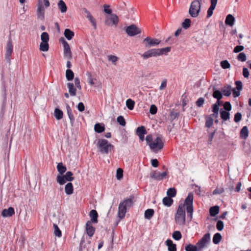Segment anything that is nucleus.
<instances>
[{"label": "nucleus", "mask_w": 251, "mask_h": 251, "mask_svg": "<svg viewBox=\"0 0 251 251\" xmlns=\"http://www.w3.org/2000/svg\"><path fill=\"white\" fill-rule=\"evenodd\" d=\"M193 194L189 193L185 199L184 203H180L175 214V220L176 224L179 226L185 225V207L187 215L190 219L192 218L193 212Z\"/></svg>", "instance_id": "1"}, {"label": "nucleus", "mask_w": 251, "mask_h": 251, "mask_svg": "<svg viewBox=\"0 0 251 251\" xmlns=\"http://www.w3.org/2000/svg\"><path fill=\"white\" fill-rule=\"evenodd\" d=\"M147 144L149 146L151 150L154 152H157L163 149L164 143L160 137H157L153 141L151 134L148 135L146 138Z\"/></svg>", "instance_id": "2"}, {"label": "nucleus", "mask_w": 251, "mask_h": 251, "mask_svg": "<svg viewBox=\"0 0 251 251\" xmlns=\"http://www.w3.org/2000/svg\"><path fill=\"white\" fill-rule=\"evenodd\" d=\"M133 196H130L129 198L125 199L120 203L118 213L119 218L123 219L125 217L126 212V209L130 208L133 205Z\"/></svg>", "instance_id": "3"}, {"label": "nucleus", "mask_w": 251, "mask_h": 251, "mask_svg": "<svg viewBox=\"0 0 251 251\" xmlns=\"http://www.w3.org/2000/svg\"><path fill=\"white\" fill-rule=\"evenodd\" d=\"M97 145L100 152L102 153L107 154L114 148V146L105 139H99Z\"/></svg>", "instance_id": "4"}, {"label": "nucleus", "mask_w": 251, "mask_h": 251, "mask_svg": "<svg viewBox=\"0 0 251 251\" xmlns=\"http://www.w3.org/2000/svg\"><path fill=\"white\" fill-rule=\"evenodd\" d=\"M202 0H195L192 2L189 13L192 17H197L199 14L201 7Z\"/></svg>", "instance_id": "5"}, {"label": "nucleus", "mask_w": 251, "mask_h": 251, "mask_svg": "<svg viewBox=\"0 0 251 251\" xmlns=\"http://www.w3.org/2000/svg\"><path fill=\"white\" fill-rule=\"evenodd\" d=\"M119 17L116 14H111L105 16L104 24L108 26H114L117 27L119 23Z\"/></svg>", "instance_id": "6"}, {"label": "nucleus", "mask_w": 251, "mask_h": 251, "mask_svg": "<svg viewBox=\"0 0 251 251\" xmlns=\"http://www.w3.org/2000/svg\"><path fill=\"white\" fill-rule=\"evenodd\" d=\"M72 172L68 171L64 176L58 175L56 177V181L60 185H63L66 181H72L74 179Z\"/></svg>", "instance_id": "7"}, {"label": "nucleus", "mask_w": 251, "mask_h": 251, "mask_svg": "<svg viewBox=\"0 0 251 251\" xmlns=\"http://www.w3.org/2000/svg\"><path fill=\"white\" fill-rule=\"evenodd\" d=\"M210 239V234L209 233H206L203 235L196 244L198 247V251H201L203 248L206 247L207 244L209 242Z\"/></svg>", "instance_id": "8"}, {"label": "nucleus", "mask_w": 251, "mask_h": 251, "mask_svg": "<svg viewBox=\"0 0 251 251\" xmlns=\"http://www.w3.org/2000/svg\"><path fill=\"white\" fill-rule=\"evenodd\" d=\"M161 41L157 38H152L150 36L146 37L143 41V43L147 48L156 46L159 45Z\"/></svg>", "instance_id": "9"}, {"label": "nucleus", "mask_w": 251, "mask_h": 251, "mask_svg": "<svg viewBox=\"0 0 251 251\" xmlns=\"http://www.w3.org/2000/svg\"><path fill=\"white\" fill-rule=\"evenodd\" d=\"M126 34L129 36H134L141 33V29L138 27L136 25L132 24L126 28Z\"/></svg>", "instance_id": "10"}, {"label": "nucleus", "mask_w": 251, "mask_h": 251, "mask_svg": "<svg viewBox=\"0 0 251 251\" xmlns=\"http://www.w3.org/2000/svg\"><path fill=\"white\" fill-rule=\"evenodd\" d=\"M13 45L12 42L11 36H10L9 37L8 41L7 43L6 47V53H5V59L7 63L9 64H10L11 59L10 56L13 52Z\"/></svg>", "instance_id": "11"}, {"label": "nucleus", "mask_w": 251, "mask_h": 251, "mask_svg": "<svg viewBox=\"0 0 251 251\" xmlns=\"http://www.w3.org/2000/svg\"><path fill=\"white\" fill-rule=\"evenodd\" d=\"M37 9L36 11L37 18L41 20L45 19V8L43 5L42 0H39L37 5Z\"/></svg>", "instance_id": "12"}, {"label": "nucleus", "mask_w": 251, "mask_h": 251, "mask_svg": "<svg viewBox=\"0 0 251 251\" xmlns=\"http://www.w3.org/2000/svg\"><path fill=\"white\" fill-rule=\"evenodd\" d=\"M158 56L157 49H151L141 54V57L144 59H147L152 57H157Z\"/></svg>", "instance_id": "13"}, {"label": "nucleus", "mask_w": 251, "mask_h": 251, "mask_svg": "<svg viewBox=\"0 0 251 251\" xmlns=\"http://www.w3.org/2000/svg\"><path fill=\"white\" fill-rule=\"evenodd\" d=\"M86 231L87 235L91 237L94 234L95 228L93 227L91 221H87L86 224Z\"/></svg>", "instance_id": "14"}, {"label": "nucleus", "mask_w": 251, "mask_h": 251, "mask_svg": "<svg viewBox=\"0 0 251 251\" xmlns=\"http://www.w3.org/2000/svg\"><path fill=\"white\" fill-rule=\"evenodd\" d=\"M15 214L14 209L10 207L8 209H4L1 212V216L3 217H10Z\"/></svg>", "instance_id": "15"}, {"label": "nucleus", "mask_w": 251, "mask_h": 251, "mask_svg": "<svg viewBox=\"0 0 251 251\" xmlns=\"http://www.w3.org/2000/svg\"><path fill=\"white\" fill-rule=\"evenodd\" d=\"M210 0L211 5L207 10V18H209L212 15L213 10L215 8L217 3V1H218V0Z\"/></svg>", "instance_id": "16"}, {"label": "nucleus", "mask_w": 251, "mask_h": 251, "mask_svg": "<svg viewBox=\"0 0 251 251\" xmlns=\"http://www.w3.org/2000/svg\"><path fill=\"white\" fill-rule=\"evenodd\" d=\"M63 47L64 57L68 59H71L72 58V54L69 44L66 43Z\"/></svg>", "instance_id": "17"}, {"label": "nucleus", "mask_w": 251, "mask_h": 251, "mask_svg": "<svg viewBox=\"0 0 251 251\" xmlns=\"http://www.w3.org/2000/svg\"><path fill=\"white\" fill-rule=\"evenodd\" d=\"M83 10L85 12V13L86 14V17L89 19V20L91 22V23L94 26V27L95 29L97 27V24L96 20L95 18L93 17V16L91 15V13L88 11L86 8H83Z\"/></svg>", "instance_id": "18"}, {"label": "nucleus", "mask_w": 251, "mask_h": 251, "mask_svg": "<svg viewBox=\"0 0 251 251\" xmlns=\"http://www.w3.org/2000/svg\"><path fill=\"white\" fill-rule=\"evenodd\" d=\"M232 91V87L229 85H225L221 89V92L222 94L226 97L229 96L231 94Z\"/></svg>", "instance_id": "19"}, {"label": "nucleus", "mask_w": 251, "mask_h": 251, "mask_svg": "<svg viewBox=\"0 0 251 251\" xmlns=\"http://www.w3.org/2000/svg\"><path fill=\"white\" fill-rule=\"evenodd\" d=\"M213 93L212 94V96L214 98L216 99L217 100V101L219 102L220 100H221L223 98V94L221 91L217 90L215 89V87L213 88Z\"/></svg>", "instance_id": "20"}, {"label": "nucleus", "mask_w": 251, "mask_h": 251, "mask_svg": "<svg viewBox=\"0 0 251 251\" xmlns=\"http://www.w3.org/2000/svg\"><path fill=\"white\" fill-rule=\"evenodd\" d=\"M89 216L91 217V220L90 221L94 223H98V214L96 210H92L90 212Z\"/></svg>", "instance_id": "21"}, {"label": "nucleus", "mask_w": 251, "mask_h": 251, "mask_svg": "<svg viewBox=\"0 0 251 251\" xmlns=\"http://www.w3.org/2000/svg\"><path fill=\"white\" fill-rule=\"evenodd\" d=\"M57 6L61 13H63L66 12L67 7L63 0H60L58 2Z\"/></svg>", "instance_id": "22"}, {"label": "nucleus", "mask_w": 251, "mask_h": 251, "mask_svg": "<svg viewBox=\"0 0 251 251\" xmlns=\"http://www.w3.org/2000/svg\"><path fill=\"white\" fill-rule=\"evenodd\" d=\"M235 22V18L231 14H228L226 19L225 20V24L226 25H228L230 26H232L233 25Z\"/></svg>", "instance_id": "23"}, {"label": "nucleus", "mask_w": 251, "mask_h": 251, "mask_svg": "<svg viewBox=\"0 0 251 251\" xmlns=\"http://www.w3.org/2000/svg\"><path fill=\"white\" fill-rule=\"evenodd\" d=\"M158 56L162 55H167V53L171 51V48L170 47H166L161 49H157Z\"/></svg>", "instance_id": "24"}, {"label": "nucleus", "mask_w": 251, "mask_h": 251, "mask_svg": "<svg viewBox=\"0 0 251 251\" xmlns=\"http://www.w3.org/2000/svg\"><path fill=\"white\" fill-rule=\"evenodd\" d=\"M166 244L168 247V251H176V245L174 244L171 240H167Z\"/></svg>", "instance_id": "25"}, {"label": "nucleus", "mask_w": 251, "mask_h": 251, "mask_svg": "<svg viewBox=\"0 0 251 251\" xmlns=\"http://www.w3.org/2000/svg\"><path fill=\"white\" fill-rule=\"evenodd\" d=\"M65 191L66 194L71 195L74 192L73 185L72 183H68L65 187Z\"/></svg>", "instance_id": "26"}, {"label": "nucleus", "mask_w": 251, "mask_h": 251, "mask_svg": "<svg viewBox=\"0 0 251 251\" xmlns=\"http://www.w3.org/2000/svg\"><path fill=\"white\" fill-rule=\"evenodd\" d=\"M95 131L98 133H101L105 129L104 125L102 124L97 123L94 126Z\"/></svg>", "instance_id": "27"}, {"label": "nucleus", "mask_w": 251, "mask_h": 251, "mask_svg": "<svg viewBox=\"0 0 251 251\" xmlns=\"http://www.w3.org/2000/svg\"><path fill=\"white\" fill-rule=\"evenodd\" d=\"M64 34L65 37L69 40H71L75 35L74 32L68 28L65 29Z\"/></svg>", "instance_id": "28"}, {"label": "nucleus", "mask_w": 251, "mask_h": 251, "mask_svg": "<svg viewBox=\"0 0 251 251\" xmlns=\"http://www.w3.org/2000/svg\"><path fill=\"white\" fill-rule=\"evenodd\" d=\"M67 86L69 89V92L71 96H75L76 95V90L74 88V84L72 83H68Z\"/></svg>", "instance_id": "29"}, {"label": "nucleus", "mask_w": 251, "mask_h": 251, "mask_svg": "<svg viewBox=\"0 0 251 251\" xmlns=\"http://www.w3.org/2000/svg\"><path fill=\"white\" fill-rule=\"evenodd\" d=\"M249 131L247 126H244L240 131V136L242 138L246 139L248 137Z\"/></svg>", "instance_id": "30"}, {"label": "nucleus", "mask_w": 251, "mask_h": 251, "mask_svg": "<svg viewBox=\"0 0 251 251\" xmlns=\"http://www.w3.org/2000/svg\"><path fill=\"white\" fill-rule=\"evenodd\" d=\"M220 116L224 121L228 120L230 118V113L228 111L221 109L220 111Z\"/></svg>", "instance_id": "31"}, {"label": "nucleus", "mask_w": 251, "mask_h": 251, "mask_svg": "<svg viewBox=\"0 0 251 251\" xmlns=\"http://www.w3.org/2000/svg\"><path fill=\"white\" fill-rule=\"evenodd\" d=\"M57 169L60 175H62L66 171L67 168L65 166L63 165L62 162L58 163L57 165Z\"/></svg>", "instance_id": "32"}, {"label": "nucleus", "mask_w": 251, "mask_h": 251, "mask_svg": "<svg viewBox=\"0 0 251 251\" xmlns=\"http://www.w3.org/2000/svg\"><path fill=\"white\" fill-rule=\"evenodd\" d=\"M117 10L119 11H121V14L120 15V17H122V14H126V5L125 2H123L122 4L119 5L117 7Z\"/></svg>", "instance_id": "33"}, {"label": "nucleus", "mask_w": 251, "mask_h": 251, "mask_svg": "<svg viewBox=\"0 0 251 251\" xmlns=\"http://www.w3.org/2000/svg\"><path fill=\"white\" fill-rule=\"evenodd\" d=\"M162 201L164 205L170 207L173 203V200L170 197H166L163 198Z\"/></svg>", "instance_id": "34"}, {"label": "nucleus", "mask_w": 251, "mask_h": 251, "mask_svg": "<svg viewBox=\"0 0 251 251\" xmlns=\"http://www.w3.org/2000/svg\"><path fill=\"white\" fill-rule=\"evenodd\" d=\"M154 210L152 209H148L145 212V218L147 219L150 220L154 214Z\"/></svg>", "instance_id": "35"}, {"label": "nucleus", "mask_w": 251, "mask_h": 251, "mask_svg": "<svg viewBox=\"0 0 251 251\" xmlns=\"http://www.w3.org/2000/svg\"><path fill=\"white\" fill-rule=\"evenodd\" d=\"M219 212V207L218 206H214L210 207L209 209L210 214L211 216H215Z\"/></svg>", "instance_id": "36"}, {"label": "nucleus", "mask_w": 251, "mask_h": 251, "mask_svg": "<svg viewBox=\"0 0 251 251\" xmlns=\"http://www.w3.org/2000/svg\"><path fill=\"white\" fill-rule=\"evenodd\" d=\"M66 77L68 81L72 80L74 77L73 72L70 69L67 70L66 71Z\"/></svg>", "instance_id": "37"}, {"label": "nucleus", "mask_w": 251, "mask_h": 251, "mask_svg": "<svg viewBox=\"0 0 251 251\" xmlns=\"http://www.w3.org/2000/svg\"><path fill=\"white\" fill-rule=\"evenodd\" d=\"M136 134L139 136L140 135H145L147 134V131L144 126L138 127L136 131Z\"/></svg>", "instance_id": "38"}, {"label": "nucleus", "mask_w": 251, "mask_h": 251, "mask_svg": "<svg viewBox=\"0 0 251 251\" xmlns=\"http://www.w3.org/2000/svg\"><path fill=\"white\" fill-rule=\"evenodd\" d=\"M49 45L48 42H41L40 45V50L42 51H47L49 50Z\"/></svg>", "instance_id": "39"}, {"label": "nucleus", "mask_w": 251, "mask_h": 251, "mask_svg": "<svg viewBox=\"0 0 251 251\" xmlns=\"http://www.w3.org/2000/svg\"><path fill=\"white\" fill-rule=\"evenodd\" d=\"M222 239V236L219 233H216L214 234L213 238V242L215 244H218L220 243Z\"/></svg>", "instance_id": "40"}, {"label": "nucleus", "mask_w": 251, "mask_h": 251, "mask_svg": "<svg viewBox=\"0 0 251 251\" xmlns=\"http://www.w3.org/2000/svg\"><path fill=\"white\" fill-rule=\"evenodd\" d=\"M186 251H198V247L196 245H193L191 244L186 245L185 247Z\"/></svg>", "instance_id": "41"}, {"label": "nucleus", "mask_w": 251, "mask_h": 251, "mask_svg": "<svg viewBox=\"0 0 251 251\" xmlns=\"http://www.w3.org/2000/svg\"><path fill=\"white\" fill-rule=\"evenodd\" d=\"M63 112L58 109V108H56L54 110V116L55 117V118H56V119L57 120H60L62 118H63Z\"/></svg>", "instance_id": "42"}, {"label": "nucleus", "mask_w": 251, "mask_h": 251, "mask_svg": "<svg viewBox=\"0 0 251 251\" xmlns=\"http://www.w3.org/2000/svg\"><path fill=\"white\" fill-rule=\"evenodd\" d=\"M176 190L174 188H169L167 192V194L168 196L170 198L175 197L176 195Z\"/></svg>", "instance_id": "43"}, {"label": "nucleus", "mask_w": 251, "mask_h": 251, "mask_svg": "<svg viewBox=\"0 0 251 251\" xmlns=\"http://www.w3.org/2000/svg\"><path fill=\"white\" fill-rule=\"evenodd\" d=\"M126 105L127 107L129 110H132L134 108L135 102L131 99H128L126 101Z\"/></svg>", "instance_id": "44"}, {"label": "nucleus", "mask_w": 251, "mask_h": 251, "mask_svg": "<svg viewBox=\"0 0 251 251\" xmlns=\"http://www.w3.org/2000/svg\"><path fill=\"white\" fill-rule=\"evenodd\" d=\"M42 42H48L49 41V35L47 32H43L41 35Z\"/></svg>", "instance_id": "45"}, {"label": "nucleus", "mask_w": 251, "mask_h": 251, "mask_svg": "<svg viewBox=\"0 0 251 251\" xmlns=\"http://www.w3.org/2000/svg\"><path fill=\"white\" fill-rule=\"evenodd\" d=\"M213 124V119L211 117H207L206 118L205 126L207 127H210Z\"/></svg>", "instance_id": "46"}, {"label": "nucleus", "mask_w": 251, "mask_h": 251, "mask_svg": "<svg viewBox=\"0 0 251 251\" xmlns=\"http://www.w3.org/2000/svg\"><path fill=\"white\" fill-rule=\"evenodd\" d=\"M191 21L189 19H185L184 21L182 23V26L185 29H188L191 25Z\"/></svg>", "instance_id": "47"}, {"label": "nucleus", "mask_w": 251, "mask_h": 251, "mask_svg": "<svg viewBox=\"0 0 251 251\" xmlns=\"http://www.w3.org/2000/svg\"><path fill=\"white\" fill-rule=\"evenodd\" d=\"M151 177L157 180H161L160 172H154L151 174Z\"/></svg>", "instance_id": "48"}, {"label": "nucleus", "mask_w": 251, "mask_h": 251, "mask_svg": "<svg viewBox=\"0 0 251 251\" xmlns=\"http://www.w3.org/2000/svg\"><path fill=\"white\" fill-rule=\"evenodd\" d=\"M53 227L54 228V233L55 236L61 237L62 236V233L58 226L56 224H53Z\"/></svg>", "instance_id": "49"}, {"label": "nucleus", "mask_w": 251, "mask_h": 251, "mask_svg": "<svg viewBox=\"0 0 251 251\" xmlns=\"http://www.w3.org/2000/svg\"><path fill=\"white\" fill-rule=\"evenodd\" d=\"M173 237L176 240H179L182 237L181 232L179 231H174L173 233Z\"/></svg>", "instance_id": "50"}, {"label": "nucleus", "mask_w": 251, "mask_h": 251, "mask_svg": "<svg viewBox=\"0 0 251 251\" xmlns=\"http://www.w3.org/2000/svg\"><path fill=\"white\" fill-rule=\"evenodd\" d=\"M103 11L106 13L108 14V15H110L111 14H113L112 10L110 8V5L108 4H104L103 5Z\"/></svg>", "instance_id": "51"}, {"label": "nucleus", "mask_w": 251, "mask_h": 251, "mask_svg": "<svg viewBox=\"0 0 251 251\" xmlns=\"http://www.w3.org/2000/svg\"><path fill=\"white\" fill-rule=\"evenodd\" d=\"M123 177V170L121 168H118L116 172V178L118 180H121Z\"/></svg>", "instance_id": "52"}, {"label": "nucleus", "mask_w": 251, "mask_h": 251, "mask_svg": "<svg viewBox=\"0 0 251 251\" xmlns=\"http://www.w3.org/2000/svg\"><path fill=\"white\" fill-rule=\"evenodd\" d=\"M237 59L241 62H245L247 59V56L245 53L240 52L237 56Z\"/></svg>", "instance_id": "53"}, {"label": "nucleus", "mask_w": 251, "mask_h": 251, "mask_svg": "<svg viewBox=\"0 0 251 251\" xmlns=\"http://www.w3.org/2000/svg\"><path fill=\"white\" fill-rule=\"evenodd\" d=\"M117 122L122 126H125L126 124V121L122 116H119L118 117L117 119Z\"/></svg>", "instance_id": "54"}, {"label": "nucleus", "mask_w": 251, "mask_h": 251, "mask_svg": "<svg viewBox=\"0 0 251 251\" xmlns=\"http://www.w3.org/2000/svg\"><path fill=\"white\" fill-rule=\"evenodd\" d=\"M221 66L223 69H228L230 67V65L227 60H224L221 62Z\"/></svg>", "instance_id": "55"}, {"label": "nucleus", "mask_w": 251, "mask_h": 251, "mask_svg": "<svg viewBox=\"0 0 251 251\" xmlns=\"http://www.w3.org/2000/svg\"><path fill=\"white\" fill-rule=\"evenodd\" d=\"M108 60L112 62L114 64H116V63L118 60V58L115 55H110L108 56Z\"/></svg>", "instance_id": "56"}, {"label": "nucleus", "mask_w": 251, "mask_h": 251, "mask_svg": "<svg viewBox=\"0 0 251 251\" xmlns=\"http://www.w3.org/2000/svg\"><path fill=\"white\" fill-rule=\"evenodd\" d=\"M224 192V189L222 187H217L213 192V195L221 194Z\"/></svg>", "instance_id": "57"}, {"label": "nucleus", "mask_w": 251, "mask_h": 251, "mask_svg": "<svg viewBox=\"0 0 251 251\" xmlns=\"http://www.w3.org/2000/svg\"><path fill=\"white\" fill-rule=\"evenodd\" d=\"M224 108L226 111L229 112L231 110V105L229 101H226L224 104Z\"/></svg>", "instance_id": "58"}, {"label": "nucleus", "mask_w": 251, "mask_h": 251, "mask_svg": "<svg viewBox=\"0 0 251 251\" xmlns=\"http://www.w3.org/2000/svg\"><path fill=\"white\" fill-rule=\"evenodd\" d=\"M242 118V114L240 112L236 113L234 115V121L236 123H238L241 121Z\"/></svg>", "instance_id": "59"}, {"label": "nucleus", "mask_w": 251, "mask_h": 251, "mask_svg": "<svg viewBox=\"0 0 251 251\" xmlns=\"http://www.w3.org/2000/svg\"><path fill=\"white\" fill-rule=\"evenodd\" d=\"M220 102L217 101L214 104L212 105V111L213 113H218L219 111V106Z\"/></svg>", "instance_id": "60"}, {"label": "nucleus", "mask_w": 251, "mask_h": 251, "mask_svg": "<svg viewBox=\"0 0 251 251\" xmlns=\"http://www.w3.org/2000/svg\"><path fill=\"white\" fill-rule=\"evenodd\" d=\"M179 116V113L175 111H172L170 113V117L171 122Z\"/></svg>", "instance_id": "61"}, {"label": "nucleus", "mask_w": 251, "mask_h": 251, "mask_svg": "<svg viewBox=\"0 0 251 251\" xmlns=\"http://www.w3.org/2000/svg\"><path fill=\"white\" fill-rule=\"evenodd\" d=\"M224 227V223L222 221H218L217 223L216 228L219 231H221Z\"/></svg>", "instance_id": "62"}, {"label": "nucleus", "mask_w": 251, "mask_h": 251, "mask_svg": "<svg viewBox=\"0 0 251 251\" xmlns=\"http://www.w3.org/2000/svg\"><path fill=\"white\" fill-rule=\"evenodd\" d=\"M244 49V47L243 46H237L233 50V52L235 53H238L242 51Z\"/></svg>", "instance_id": "63"}, {"label": "nucleus", "mask_w": 251, "mask_h": 251, "mask_svg": "<svg viewBox=\"0 0 251 251\" xmlns=\"http://www.w3.org/2000/svg\"><path fill=\"white\" fill-rule=\"evenodd\" d=\"M157 111V107L155 105H151L150 107V112L151 114H155Z\"/></svg>", "instance_id": "64"}]
</instances>
